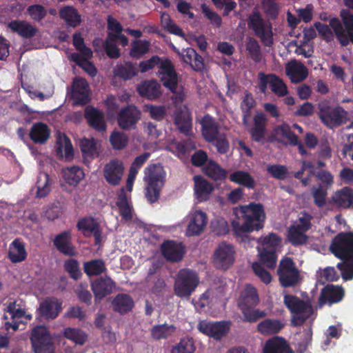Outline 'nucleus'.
I'll return each instance as SVG.
<instances>
[{"mask_svg": "<svg viewBox=\"0 0 353 353\" xmlns=\"http://www.w3.org/2000/svg\"><path fill=\"white\" fill-rule=\"evenodd\" d=\"M54 244L61 252L67 255H74L75 250L71 244V235L69 232H63L57 235Z\"/></svg>", "mask_w": 353, "mask_h": 353, "instance_id": "79ce46f5", "label": "nucleus"}, {"mask_svg": "<svg viewBox=\"0 0 353 353\" xmlns=\"http://www.w3.org/2000/svg\"><path fill=\"white\" fill-rule=\"evenodd\" d=\"M199 279L196 273L189 269L181 270L175 279L174 294L181 298L188 299L195 291Z\"/></svg>", "mask_w": 353, "mask_h": 353, "instance_id": "0eeeda50", "label": "nucleus"}, {"mask_svg": "<svg viewBox=\"0 0 353 353\" xmlns=\"http://www.w3.org/2000/svg\"><path fill=\"white\" fill-rule=\"evenodd\" d=\"M140 119V112L135 106L129 105L122 109L118 116V124L123 129L132 128Z\"/></svg>", "mask_w": 353, "mask_h": 353, "instance_id": "bb28decb", "label": "nucleus"}, {"mask_svg": "<svg viewBox=\"0 0 353 353\" xmlns=\"http://www.w3.org/2000/svg\"><path fill=\"white\" fill-rule=\"evenodd\" d=\"M107 22L108 30V38H110V39H118V41L123 46L128 45V40L126 37L121 33L123 28L120 23L112 16L108 17Z\"/></svg>", "mask_w": 353, "mask_h": 353, "instance_id": "58836bf2", "label": "nucleus"}, {"mask_svg": "<svg viewBox=\"0 0 353 353\" xmlns=\"http://www.w3.org/2000/svg\"><path fill=\"white\" fill-rule=\"evenodd\" d=\"M27 253L25 246L19 239L14 240L9 246L8 257L12 263L24 261Z\"/></svg>", "mask_w": 353, "mask_h": 353, "instance_id": "49530a36", "label": "nucleus"}, {"mask_svg": "<svg viewBox=\"0 0 353 353\" xmlns=\"http://www.w3.org/2000/svg\"><path fill=\"white\" fill-rule=\"evenodd\" d=\"M175 125L178 129L184 133H188L191 128V117L190 112L185 105L180 108L174 114Z\"/></svg>", "mask_w": 353, "mask_h": 353, "instance_id": "c03bdc74", "label": "nucleus"}, {"mask_svg": "<svg viewBox=\"0 0 353 353\" xmlns=\"http://www.w3.org/2000/svg\"><path fill=\"white\" fill-rule=\"evenodd\" d=\"M283 327V324L279 320L265 319L258 324V331L264 335L278 333Z\"/></svg>", "mask_w": 353, "mask_h": 353, "instance_id": "8fccbe9b", "label": "nucleus"}, {"mask_svg": "<svg viewBox=\"0 0 353 353\" xmlns=\"http://www.w3.org/2000/svg\"><path fill=\"white\" fill-rule=\"evenodd\" d=\"M286 74L293 83H299L304 80L308 71L306 67L301 62L293 60L288 62L285 65Z\"/></svg>", "mask_w": 353, "mask_h": 353, "instance_id": "473e14b6", "label": "nucleus"}, {"mask_svg": "<svg viewBox=\"0 0 353 353\" xmlns=\"http://www.w3.org/2000/svg\"><path fill=\"white\" fill-rule=\"evenodd\" d=\"M52 180L47 173H40L37 181V196L45 197L51 191Z\"/></svg>", "mask_w": 353, "mask_h": 353, "instance_id": "864d4df0", "label": "nucleus"}, {"mask_svg": "<svg viewBox=\"0 0 353 353\" xmlns=\"http://www.w3.org/2000/svg\"><path fill=\"white\" fill-rule=\"evenodd\" d=\"M224 304L223 289L219 288L215 290H208L203 293L195 303V307L201 309L206 306L216 308L222 307Z\"/></svg>", "mask_w": 353, "mask_h": 353, "instance_id": "412c9836", "label": "nucleus"}, {"mask_svg": "<svg viewBox=\"0 0 353 353\" xmlns=\"http://www.w3.org/2000/svg\"><path fill=\"white\" fill-rule=\"evenodd\" d=\"M165 179V172L161 165H151L145 169L144 177L146 183L145 196L150 202L153 203L158 199L160 190L164 185Z\"/></svg>", "mask_w": 353, "mask_h": 353, "instance_id": "39448f33", "label": "nucleus"}, {"mask_svg": "<svg viewBox=\"0 0 353 353\" xmlns=\"http://www.w3.org/2000/svg\"><path fill=\"white\" fill-rule=\"evenodd\" d=\"M269 85L272 91L277 96L282 97L288 93V89L283 81L274 74H259V87L262 92H265Z\"/></svg>", "mask_w": 353, "mask_h": 353, "instance_id": "6ab92c4d", "label": "nucleus"}, {"mask_svg": "<svg viewBox=\"0 0 353 353\" xmlns=\"http://www.w3.org/2000/svg\"><path fill=\"white\" fill-rule=\"evenodd\" d=\"M70 59L75 61L82 69L92 77H94L97 74V69L94 65L90 62L84 56H80L79 54H72Z\"/></svg>", "mask_w": 353, "mask_h": 353, "instance_id": "052dcab7", "label": "nucleus"}, {"mask_svg": "<svg viewBox=\"0 0 353 353\" xmlns=\"http://www.w3.org/2000/svg\"><path fill=\"white\" fill-rule=\"evenodd\" d=\"M319 114L322 121L330 128L339 125L347 119V112L341 107L321 105Z\"/></svg>", "mask_w": 353, "mask_h": 353, "instance_id": "2eb2a0df", "label": "nucleus"}, {"mask_svg": "<svg viewBox=\"0 0 353 353\" xmlns=\"http://www.w3.org/2000/svg\"><path fill=\"white\" fill-rule=\"evenodd\" d=\"M317 279L320 283L325 281H335L339 278V275L334 268L327 267L324 269H320L317 271Z\"/></svg>", "mask_w": 353, "mask_h": 353, "instance_id": "338daca9", "label": "nucleus"}, {"mask_svg": "<svg viewBox=\"0 0 353 353\" xmlns=\"http://www.w3.org/2000/svg\"><path fill=\"white\" fill-rule=\"evenodd\" d=\"M110 141L114 149L121 150L128 145V137L123 132L114 131L110 135Z\"/></svg>", "mask_w": 353, "mask_h": 353, "instance_id": "e2e57ef3", "label": "nucleus"}, {"mask_svg": "<svg viewBox=\"0 0 353 353\" xmlns=\"http://www.w3.org/2000/svg\"><path fill=\"white\" fill-rule=\"evenodd\" d=\"M202 134L205 139L213 142L221 153H225L229 149V143L225 137L218 130V127L209 115L203 117L201 121Z\"/></svg>", "mask_w": 353, "mask_h": 353, "instance_id": "6e6552de", "label": "nucleus"}, {"mask_svg": "<svg viewBox=\"0 0 353 353\" xmlns=\"http://www.w3.org/2000/svg\"><path fill=\"white\" fill-rule=\"evenodd\" d=\"M249 26L259 37L266 46L272 44V32L270 24L264 23L258 12H254L250 17Z\"/></svg>", "mask_w": 353, "mask_h": 353, "instance_id": "a211bd4d", "label": "nucleus"}, {"mask_svg": "<svg viewBox=\"0 0 353 353\" xmlns=\"http://www.w3.org/2000/svg\"><path fill=\"white\" fill-rule=\"evenodd\" d=\"M257 252L260 261L268 268H274L278 253L283 248L282 239L274 233L260 236L257 241Z\"/></svg>", "mask_w": 353, "mask_h": 353, "instance_id": "20e7f679", "label": "nucleus"}, {"mask_svg": "<svg viewBox=\"0 0 353 353\" xmlns=\"http://www.w3.org/2000/svg\"><path fill=\"white\" fill-rule=\"evenodd\" d=\"M171 48L179 54L184 63L189 64L194 70H201L203 68V59L194 49L187 48L180 52L173 44L171 45Z\"/></svg>", "mask_w": 353, "mask_h": 353, "instance_id": "a878e982", "label": "nucleus"}, {"mask_svg": "<svg viewBox=\"0 0 353 353\" xmlns=\"http://www.w3.org/2000/svg\"><path fill=\"white\" fill-rule=\"evenodd\" d=\"M105 269V264L101 260H92L84 263V271L89 276L99 274Z\"/></svg>", "mask_w": 353, "mask_h": 353, "instance_id": "0e129e2a", "label": "nucleus"}, {"mask_svg": "<svg viewBox=\"0 0 353 353\" xmlns=\"http://www.w3.org/2000/svg\"><path fill=\"white\" fill-rule=\"evenodd\" d=\"M90 89L86 81L82 78H76L72 85V97L77 104H84L88 101Z\"/></svg>", "mask_w": 353, "mask_h": 353, "instance_id": "2f4dec72", "label": "nucleus"}, {"mask_svg": "<svg viewBox=\"0 0 353 353\" xmlns=\"http://www.w3.org/2000/svg\"><path fill=\"white\" fill-rule=\"evenodd\" d=\"M73 43L77 50L80 52V56H84L87 59H91L92 57V50L84 46L83 40L80 34H74L73 36Z\"/></svg>", "mask_w": 353, "mask_h": 353, "instance_id": "774afa93", "label": "nucleus"}, {"mask_svg": "<svg viewBox=\"0 0 353 353\" xmlns=\"http://www.w3.org/2000/svg\"><path fill=\"white\" fill-rule=\"evenodd\" d=\"M112 306L115 311L124 314L130 311L134 306V301L127 294H118L112 301Z\"/></svg>", "mask_w": 353, "mask_h": 353, "instance_id": "de8ad7c7", "label": "nucleus"}, {"mask_svg": "<svg viewBox=\"0 0 353 353\" xmlns=\"http://www.w3.org/2000/svg\"><path fill=\"white\" fill-rule=\"evenodd\" d=\"M270 139L271 141H276L285 145H296L298 144V137L292 132L290 127L286 123L276 126Z\"/></svg>", "mask_w": 353, "mask_h": 353, "instance_id": "b1692460", "label": "nucleus"}, {"mask_svg": "<svg viewBox=\"0 0 353 353\" xmlns=\"http://www.w3.org/2000/svg\"><path fill=\"white\" fill-rule=\"evenodd\" d=\"M4 318L7 320L5 323L6 329L8 330L11 327L13 330H17L19 323H26L31 320L32 316L26 313L21 301H14L7 307Z\"/></svg>", "mask_w": 353, "mask_h": 353, "instance_id": "9d476101", "label": "nucleus"}, {"mask_svg": "<svg viewBox=\"0 0 353 353\" xmlns=\"http://www.w3.org/2000/svg\"><path fill=\"white\" fill-rule=\"evenodd\" d=\"M78 228L85 236L93 234L97 243L101 240V234L98 223L92 217H86L80 220L78 223Z\"/></svg>", "mask_w": 353, "mask_h": 353, "instance_id": "a19ab883", "label": "nucleus"}, {"mask_svg": "<svg viewBox=\"0 0 353 353\" xmlns=\"http://www.w3.org/2000/svg\"><path fill=\"white\" fill-rule=\"evenodd\" d=\"M188 223L186 229L188 236L199 235L208 223L205 212L200 210H191L186 216Z\"/></svg>", "mask_w": 353, "mask_h": 353, "instance_id": "f3484780", "label": "nucleus"}, {"mask_svg": "<svg viewBox=\"0 0 353 353\" xmlns=\"http://www.w3.org/2000/svg\"><path fill=\"white\" fill-rule=\"evenodd\" d=\"M159 63V77L163 83L165 87L168 88L173 94V99L176 103L182 102L185 99V93L183 88L178 84V78L171 62L164 60L159 63L157 57L142 61L139 64L140 70L142 72L153 68Z\"/></svg>", "mask_w": 353, "mask_h": 353, "instance_id": "f03ea898", "label": "nucleus"}, {"mask_svg": "<svg viewBox=\"0 0 353 353\" xmlns=\"http://www.w3.org/2000/svg\"><path fill=\"white\" fill-rule=\"evenodd\" d=\"M79 145L83 158L89 160L98 157L103 151L101 141L93 137L81 139Z\"/></svg>", "mask_w": 353, "mask_h": 353, "instance_id": "5701e85b", "label": "nucleus"}, {"mask_svg": "<svg viewBox=\"0 0 353 353\" xmlns=\"http://www.w3.org/2000/svg\"><path fill=\"white\" fill-rule=\"evenodd\" d=\"M196 346L190 337H184L170 348V353H194Z\"/></svg>", "mask_w": 353, "mask_h": 353, "instance_id": "6e6d98bb", "label": "nucleus"}, {"mask_svg": "<svg viewBox=\"0 0 353 353\" xmlns=\"http://www.w3.org/2000/svg\"><path fill=\"white\" fill-rule=\"evenodd\" d=\"M263 353H293V351L284 339L273 337L265 343Z\"/></svg>", "mask_w": 353, "mask_h": 353, "instance_id": "ea45409f", "label": "nucleus"}, {"mask_svg": "<svg viewBox=\"0 0 353 353\" xmlns=\"http://www.w3.org/2000/svg\"><path fill=\"white\" fill-rule=\"evenodd\" d=\"M161 21L163 28L169 32L183 37V31L172 21L169 14L163 13L161 17Z\"/></svg>", "mask_w": 353, "mask_h": 353, "instance_id": "69168bd1", "label": "nucleus"}, {"mask_svg": "<svg viewBox=\"0 0 353 353\" xmlns=\"http://www.w3.org/2000/svg\"><path fill=\"white\" fill-rule=\"evenodd\" d=\"M8 27L25 37H30L35 33L33 26L25 21H14L8 24Z\"/></svg>", "mask_w": 353, "mask_h": 353, "instance_id": "4d7b16f0", "label": "nucleus"}, {"mask_svg": "<svg viewBox=\"0 0 353 353\" xmlns=\"http://www.w3.org/2000/svg\"><path fill=\"white\" fill-rule=\"evenodd\" d=\"M204 172L209 177L215 181L223 180L226 178V171L213 161H208L204 168Z\"/></svg>", "mask_w": 353, "mask_h": 353, "instance_id": "5fc2aeb1", "label": "nucleus"}, {"mask_svg": "<svg viewBox=\"0 0 353 353\" xmlns=\"http://www.w3.org/2000/svg\"><path fill=\"white\" fill-rule=\"evenodd\" d=\"M30 339L34 353L53 352L54 347L52 338L46 327L39 326L34 328Z\"/></svg>", "mask_w": 353, "mask_h": 353, "instance_id": "4468645a", "label": "nucleus"}, {"mask_svg": "<svg viewBox=\"0 0 353 353\" xmlns=\"http://www.w3.org/2000/svg\"><path fill=\"white\" fill-rule=\"evenodd\" d=\"M234 259L235 250L230 244L220 243L214 252L213 262L217 268L228 269L233 264Z\"/></svg>", "mask_w": 353, "mask_h": 353, "instance_id": "dca6fc26", "label": "nucleus"}, {"mask_svg": "<svg viewBox=\"0 0 353 353\" xmlns=\"http://www.w3.org/2000/svg\"><path fill=\"white\" fill-rule=\"evenodd\" d=\"M135 67L130 63L117 65L114 68V74L125 80L130 79L137 74Z\"/></svg>", "mask_w": 353, "mask_h": 353, "instance_id": "13d9d810", "label": "nucleus"}, {"mask_svg": "<svg viewBox=\"0 0 353 353\" xmlns=\"http://www.w3.org/2000/svg\"><path fill=\"white\" fill-rule=\"evenodd\" d=\"M61 310V302L55 298H47L40 303L39 314L46 319H55Z\"/></svg>", "mask_w": 353, "mask_h": 353, "instance_id": "c85d7f7f", "label": "nucleus"}, {"mask_svg": "<svg viewBox=\"0 0 353 353\" xmlns=\"http://www.w3.org/2000/svg\"><path fill=\"white\" fill-rule=\"evenodd\" d=\"M115 284L109 277L97 279L92 284V291L97 299H101L115 290Z\"/></svg>", "mask_w": 353, "mask_h": 353, "instance_id": "f704fd0d", "label": "nucleus"}, {"mask_svg": "<svg viewBox=\"0 0 353 353\" xmlns=\"http://www.w3.org/2000/svg\"><path fill=\"white\" fill-rule=\"evenodd\" d=\"M341 17L346 28L347 34H346L340 21L337 18H332L330 20V26L334 30L336 37L343 46L349 43L348 37L353 43V14L347 10H342Z\"/></svg>", "mask_w": 353, "mask_h": 353, "instance_id": "9b49d317", "label": "nucleus"}, {"mask_svg": "<svg viewBox=\"0 0 353 353\" xmlns=\"http://www.w3.org/2000/svg\"><path fill=\"white\" fill-rule=\"evenodd\" d=\"M85 118L89 125L99 131H103L106 129V124L103 114L93 107H87L85 110Z\"/></svg>", "mask_w": 353, "mask_h": 353, "instance_id": "e433bc0d", "label": "nucleus"}, {"mask_svg": "<svg viewBox=\"0 0 353 353\" xmlns=\"http://www.w3.org/2000/svg\"><path fill=\"white\" fill-rule=\"evenodd\" d=\"M50 129L45 123H34L30 130V137L36 143H44L49 139Z\"/></svg>", "mask_w": 353, "mask_h": 353, "instance_id": "37998d69", "label": "nucleus"}, {"mask_svg": "<svg viewBox=\"0 0 353 353\" xmlns=\"http://www.w3.org/2000/svg\"><path fill=\"white\" fill-rule=\"evenodd\" d=\"M331 203L339 208H350L353 205V190L345 187L336 190L331 196Z\"/></svg>", "mask_w": 353, "mask_h": 353, "instance_id": "cd10ccee", "label": "nucleus"}, {"mask_svg": "<svg viewBox=\"0 0 353 353\" xmlns=\"http://www.w3.org/2000/svg\"><path fill=\"white\" fill-rule=\"evenodd\" d=\"M259 301L256 290L251 285H247L241 292L238 305L243 314L245 321H256L265 315L263 312L253 310L252 308Z\"/></svg>", "mask_w": 353, "mask_h": 353, "instance_id": "423d86ee", "label": "nucleus"}, {"mask_svg": "<svg viewBox=\"0 0 353 353\" xmlns=\"http://www.w3.org/2000/svg\"><path fill=\"white\" fill-rule=\"evenodd\" d=\"M56 154L63 160L71 161L74 157V150L70 139L64 134L59 133L57 137Z\"/></svg>", "mask_w": 353, "mask_h": 353, "instance_id": "393cba45", "label": "nucleus"}, {"mask_svg": "<svg viewBox=\"0 0 353 353\" xmlns=\"http://www.w3.org/2000/svg\"><path fill=\"white\" fill-rule=\"evenodd\" d=\"M63 334L65 338L78 345H83L87 339L85 332L77 328H65Z\"/></svg>", "mask_w": 353, "mask_h": 353, "instance_id": "680f3d73", "label": "nucleus"}, {"mask_svg": "<svg viewBox=\"0 0 353 353\" xmlns=\"http://www.w3.org/2000/svg\"><path fill=\"white\" fill-rule=\"evenodd\" d=\"M117 205L122 217L126 221L130 220L132 217V205L128 200V195L124 192L123 188L121 190L120 194L117 199Z\"/></svg>", "mask_w": 353, "mask_h": 353, "instance_id": "3c124183", "label": "nucleus"}, {"mask_svg": "<svg viewBox=\"0 0 353 353\" xmlns=\"http://www.w3.org/2000/svg\"><path fill=\"white\" fill-rule=\"evenodd\" d=\"M160 85L154 81H146L141 83L137 86V91L141 97L150 100H154L161 94Z\"/></svg>", "mask_w": 353, "mask_h": 353, "instance_id": "4c0bfd02", "label": "nucleus"}, {"mask_svg": "<svg viewBox=\"0 0 353 353\" xmlns=\"http://www.w3.org/2000/svg\"><path fill=\"white\" fill-rule=\"evenodd\" d=\"M197 327L201 332L215 339L225 336L230 327V323L225 321L210 322L206 320L200 321Z\"/></svg>", "mask_w": 353, "mask_h": 353, "instance_id": "4be33fe9", "label": "nucleus"}, {"mask_svg": "<svg viewBox=\"0 0 353 353\" xmlns=\"http://www.w3.org/2000/svg\"><path fill=\"white\" fill-rule=\"evenodd\" d=\"M230 180L249 189L254 188L256 185V181L254 178L249 173L241 170L232 172L230 175Z\"/></svg>", "mask_w": 353, "mask_h": 353, "instance_id": "09e8293b", "label": "nucleus"}, {"mask_svg": "<svg viewBox=\"0 0 353 353\" xmlns=\"http://www.w3.org/2000/svg\"><path fill=\"white\" fill-rule=\"evenodd\" d=\"M61 175L65 183L72 187H76L85 177L83 170L77 165L63 168Z\"/></svg>", "mask_w": 353, "mask_h": 353, "instance_id": "72a5a7b5", "label": "nucleus"}, {"mask_svg": "<svg viewBox=\"0 0 353 353\" xmlns=\"http://www.w3.org/2000/svg\"><path fill=\"white\" fill-rule=\"evenodd\" d=\"M176 331V327L173 325L162 324L153 327L152 336L155 339H165L171 336Z\"/></svg>", "mask_w": 353, "mask_h": 353, "instance_id": "bf43d9fd", "label": "nucleus"}, {"mask_svg": "<svg viewBox=\"0 0 353 353\" xmlns=\"http://www.w3.org/2000/svg\"><path fill=\"white\" fill-rule=\"evenodd\" d=\"M344 296L343 290L339 286L328 285L321 291L319 298V306L326 303L332 304L340 301Z\"/></svg>", "mask_w": 353, "mask_h": 353, "instance_id": "7c9ffc66", "label": "nucleus"}, {"mask_svg": "<svg viewBox=\"0 0 353 353\" xmlns=\"http://www.w3.org/2000/svg\"><path fill=\"white\" fill-rule=\"evenodd\" d=\"M284 302L288 308L293 314L292 323L294 325L302 324L306 319H314L313 310L311 305L305 304L298 298L292 295H285Z\"/></svg>", "mask_w": 353, "mask_h": 353, "instance_id": "1a4fd4ad", "label": "nucleus"}, {"mask_svg": "<svg viewBox=\"0 0 353 353\" xmlns=\"http://www.w3.org/2000/svg\"><path fill=\"white\" fill-rule=\"evenodd\" d=\"M277 273L279 281L283 287L294 286L301 280L299 270L294 261L288 257H285L280 261Z\"/></svg>", "mask_w": 353, "mask_h": 353, "instance_id": "f8f14e48", "label": "nucleus"}, {"mask_svg": "<svg viewBox=\"0 0 353 353\" xmlns=\"http://www.w3.org/2000/svg\"><path fill=\"white\" fill-rule=\"evenodd\" d=\"M125 171L122 161L114 159L105 164L103 170V177L106 182L112 185L120 183Z\"/></svg>", "mask_w": 353, "mask_h": 353, "instance_id": "aec40b11", "label": "nucleus"}, {"mask_svg": "<svg viewBox=\"0 0 353 353\" xmlns=\"http://www.w3.org/2000/svg\"><path fill=\"white\" fill-rule=\"evenodd\" d=\"M233 214L235 219L232 221V230L243 241L250 239L248 233L259 231L263 228L266 218L263 205L256 203L236 207Z\"/></svg>", "mask_w": 353, "mask_h": 353, "instance_id": "f257e3e1", "label": "nucleus"}, {"mask_svg": "<svg viewBox=\"0 0 353 353\" xmlns=\"http://www.w3.org/2000/svg\"><path fill=\"white\" fill-rule=\"evenodd\" d=\"M59 14L61 18L70 26L76 27L81 23L80 15L78 14L77 10L72 6L63 8L60 10Z\"/></svg>", "mask_w": 353, "mask_h": 353, "instance_id": "603ef678", "label": "nucleus"}, {"mask_svg": "<svg viewBox=\"0 0 353 353\" xmlns=\"http://www.w3.org/2000/svg\"><path fill=\"white\" fill-rule=\"evenodd\" d=\"M194 196L199 202L206 201L210 199L214 190V186L205 179L201 176L194 177Z\"/></svg>", "mask_w": 353, "mask_h": 353, "instance_id": "c756f323", "label": "nucleus"}, {"mask_svg": "<svg viewBox=\"0 0 353 353\" xmlns=\"http://www.w3.org/2000/svg\"><path fill=\"white\" fill-rule=\"evenodd\" d=\"M332 252L345 261L338 264L343 279L353 278V233H341L337 235L330 246Z\"/></svg>", "mask_w": 353, "mask_h": 353, "instance_id": "7ed1b4c3", "label": "nucleus"}, {"mask_svg": "<svg viewBox=\"0 0 353 353\" xmlns=\"http://www.w3.org/2000/svg\"><path fill=\"white\" fill-rule=\"evenodd\" d=\"M310 228V217L302 214L299 219L289 228L288 240L294 245L303 244L307 241L305 232Z\"/></svg>", "mask_w": 353, "mask_h": 353, "instance_id": "ddd939ff", "label": "nucleus"}, {"mask_svg": "<svg viewBox=\"0 0 353 353\" xmlns=\"http://www.w3.org/2000/svg\"><path fill=\"white\" fill-rule=\"evenodd\" d=\"M161 251L164 257L170 261H177L182 259L183 247L181 243L168 241L161 245Z\"/></svg>", "mask_w": 353, "mask_h": 353, "instance_id": "c9c22d12", "label": "nucleus"}, {"mask_svg": "<svg viewBox=\"0 0 353 353\" xmlns=\"http://www.w3.org/2000/svg\"><path fill=\"white\" fill-rule=\"evenodd\" d=\"M254 126L249 132L251 134L252 138L255 141H262L265 132V123L267 118L263 113H257L254 119Z\"/></svg>", "mask_w": 353, "mask_h": 353, "instance_id": "a18cd8bd", "label": "nucleus"}]
</instances>
